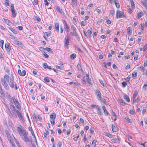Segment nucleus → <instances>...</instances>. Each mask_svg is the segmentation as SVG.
<instances>
[{
	"label": "nucleus",
	"mask_w": 147,
	"mask_h": 147,
	"mask_svg": "<svg viewBox=\"0 0 147 147\" xmlns=\"http://www.w3.org/2000/svg\"><path fill=\"white\" fill-rule=\"evenodd\" d=\"M1 80L2 82V84L4 83L5 82H6V81L5 78L4 79L3 78H1Z\"/></svg>",
	"instance_id": "obj_52"
},
{
	"label": "nucleus",
	"mask_w": 147,
	"mask_h": 147,
	"mask_svg": "<svg viewBox=\"0 0 147 147\" xmlns=\"http://www.w3.org/2000/svg\"><path fill=\"white\" fill-rule=\"evenodd\" d=\"M2 84L3 85L5 89L7 90H8L9 89V87L6 82L3 84Z\"/></svg>",
	"instance_id": "obj_29"
},
{
	"label": "nucleus",
	"mask_w": 147,
	"mask_h": 147,
	"mask_svg": "<svg viewBox=\"0 0 147 147\" xmlns=\"http://www.w3.org/2000/svg\"><path fill=\"white\" fill-rule=\"evenodd\" d=\"M141 3L145 8L147 10V0H144L143 1H141Z\"/></svg>",
	"instance_id": "obj_16"
},
{
	"label": "nucleus",
	"mask_w": 147,
	"mask_h": 147,
	"mask_svg": "<svg viewBox=\"0 0 147 147\" xmlns=\"http://www.w3.org/2000/svg\"><path fill=\"white\" fill-rule=\"evenodd\" d=\"M33 4L36 5L38 4V0H34Z\"/></svg>",
	"instance_id": "obj_60"
},
{
	"label": "nucleus",
	"mask_w": 147,
	"mask_h": 147,
	"mask_svg": "<svg viewBox=\"0 0 147 147\" xmlns=\"http://www.w3.org/2000/svg\"><path fill=\"white\" fill-rule=\"evenodd\" d=\"M92 28H90L88 30V34L90 35V37H91V34L92 33Z\"/></svg>",
	"instance_id": "obj_34"
},
{
	"label": "nucleus",
	"mask_w": 147,
	"mask_h": 147,
	"mask_svg": "<svg viewBox=\"0 0 147 147\" xmlns=\"http://www.w3.org/2000/svg\"><path fill=\"white\" fill-rule=\"evenodd\" d=\"M125 16L124 14V13L121 12L120 10H117L116 12L117 18H125Z\"/></svg>",
	"instance_id": "obj_3"
},
{
	"label": "nucleus",
	"mask_w": 147,
	"mask_h": 147,
	"mask_svg": "<svg viewBox=\"0 0 147 147\" xmlns=\"http://www.w3.org/2000/svg\"><path fill=\"white\" fill-rule=\"evenodd\" d=\"M137 72L136 71H135L133 72L132 74V77H136L137 76Z\"/></svg>",
	"instance_id": "obj_44"
},
{
	"label": "nucleus",
	"mask_w": 147,
	"mask_h": 147,
	"mask_svg": "<svg viewBox=\"0 0 147 147\" xmlns=\"http://www.w3.org/2000/svg\"><path fill=\"white\" fill-rule=\"evenodd\" d=\"M22 126L20 125H19V126L17 127L18 131L20 134V137L28 133V132L26 131V130L25 129H22Z\"/></svg>",
	"instance_id": "obj_2"
},
{
	"label": "nucleus",
	"mask_w": 147,
	"mask_h": 147,
	"mask_svg": "<svg viewBox=\"0 0 147 147\" xmlns=\"http://www.w3.org/2000/svg\"><path fill=\"white\" fill-rule=\"evenodd\" d=\"M0 96L1 98L3 100H4L5 99V96L4 93H3V91H1L0 92Z\"/></svg>",
	"instance_id": "obj_20"
},
{
	"label": "nucleus",
	"mask_w": 147,
	"mask_h": 147,
	"mask_svg": "<svg viewBox=\"0 0 147 147\" xmlns=\"http://www.w3.org/2000/svg\"><path fill=\"white\" fill-rule=\"evenodd\" d=\"M140 26L141 27V29L142 31H144V24L141 23L140 24Z\"/></svg>",
	"instance_id": "obj_47"
},
{
	"label": "nucleus",
	"mask_w": 147,
	"mask_h": 147,
	"mask_svg": "<svg viewBox=\"0 0 147 147\" xmlns=\"http://www.w3.org/2000/svg\"><path fill=\"white\" fill-rule=\"evenodd\" d=\"M45 49L47 51L49 52V53H53V51H52V50L50 48L46 47L45 48Z\"/></svg>",
	"instance_id": "obj_36"
},
{
	"label": "nucleus",
	"mask_w": 147,
	"mask_h": 147,
	"mask_svg": "<svg viewBox=\"0 0 147 147\" xmlns=\"http://www.w3.org/2000/svg\"><path fill=\"white\" fill-rule=\"evenodd\" d=\"M138 94V93L137 92L135 91L134 92V94H133V102L134 103L135 102H136V98L137 95Z\"/></svg>",
	"instance_id": "obj_8"
},
{
	"label": "nucleus",
	"mask_w": 147,
	"mask_h": 147,
	"mask_svg": "<svg viewBox=\"0 0 147 147\" xmlns=\"http://www.w3.org/2000/svg\"><path fill=\"white\" fill-rule=\"evenodd\" d=\"M4 20L5 22L8 25H9L10 23H11L10 21L9 20L4 18Z\"/></svg>",
	"instance_id": "obj_40"
},
{
	"label": "nucleus",
	"mask_w": 147,
	"mask_h": 147,
	"mask_svg": "<svg viewBox=\"0 0 147 147\" xmlns=\"http://www.w3.org/2000/svg\"><path fill=\"white\" fill-rule=\"evenodd\" d=\"M13 100L14 103H16V104L19 105V102L17 101V100L15 98H13Z\"/></svg>",
	"instance_id": "obj_56"
},
{
	"label": "nucleus",
	"mask_w": 147,
	"mask_h": 147,
	"mask_svg": "<svg viewBox=\"0 0 147 147\" xmlns=\"http://www.w3.org/2000/svg\"><path fill=\"white\" fill-rule=\"evenodd\" d=\"M139 69L141 71H142V74L143 75H144L145 74V73L144 72L145 68L142 66H141L139 67Z\"/></svg>",
	"instance_id": "obj_30"
},
{
	"label": "nucleus",
	"mask_w": 147,
	"mask_h": 147,
	"mask_svg": "<svg viewBox=\"0 0 147 147\" xmlns=\"http://www.w3.org/2000/svg\"><path fill=\"white\" fill-rule=\"evenodd\" d=\"M131 3V7L132 9H134L135 8V4L134 3L133 1V0H130Z\"/></svg>",
	"instance_id": "obj_35"
},
{
	"label": "nucleus",
	"mask_w": 147,
	"mask_h": 147,
	"mask_svg": "<svg viewBox=\"0 0 147 147\" xmlns=\"http://www.w3.org/2000/svg\"><path fill=\"white\" fill-rule=\"evenodd\" d=\"M48 65L46 63H43V67L45 68L46 69Z\"/></svg>",
	"instance_id": "obj_57"
},
{
	"label": "nucleus",
	"mask_w": 147,
	"mask_h": 147,
	"mask_svg": "<svg viewBox=\"0 0 147 147\" xmlns=\"http://www.w3.org/2000/svg\"><path fill=\"white\" fill-rule=\"evenodd\" d=\"M74 85L76 86H80V84L78 82H74Z\"/></svg>",
	"instance_id": "obj_59"
},
{
	"label": "nucleus",
	"mask_w": 147,
	"mask_h": 147,
	"mask_svg": "<svg viewBox=\"0 0 147 147\" xmlns=\"http://www.w3.org/2000/svg\"><path fill=\"white\" fill-rule=\"evenodd\" d=\"M77 0H72V3L76 6V5H77Z\"/></svg>",
	"instance_id": "obj_50"
},
{
	"label": "nucleus",
	"mask_w": 147,
	"mask_h": 147,
	"mask_svg": "<svg viewBox=\"0 0 147 147\" xmlns=\"http://www.w3.org/2000/svg\"><path fill=\"white\" fill-rule=\"evenodd\" d=\"M18 73L20 76H23L26 75V71L25 70H23L22 72L20 69H19L18 70Z\"/></svg>",
	"instance_id": "obj_7"
},
{
	"label": "nucleus",
	"mask_w": 147,
	"mask_h": 147,
	"mask_svg": "<svg viewBox=\"0 0 147 147\" xmlns=\"http://www.w3.org/2000/svg\"><path fill=\"white\" fill-rule=\"evenodd\" d=\"M56 67L57 68L61 69V70H63V67H61L59 66L58 65H56Z\"/></svg>",
	"instance_id": "obj_51"
},
{
	"label": "nucleus",
	"mask_w": 147,
	"mask_h": 147,
	"mask_svg": "<svg viewBox=\"0 0 147 147\" xmlns=\"http://www.w3.org/2000/svg\"><path fill=\"white\" fill-rule=\"evenodd\" d=\"M102 102L104 103L105 105H107V102H106V100L105 98H102V99H101V100Z\"/></svg>",
	"instance_id": "obj_53"
},
{
	"label": "nucleus",
	"mask_w": 147,
	"mask_h": 147,
	"mask_svg": "<svg viewBox=\"0 0 147 147\" xmlns=\"http://www.w3.org/2000/svg\"><path fill=\"white\" fill-rule=\"evenodd\" d=\"M125 121L129 123H132V121H131V120L128 118L126 117L125 118Z\"/></svg>",
	"instance_id": "obj_42"
},
{
	"label": "nucleus",
	"mask_w": 147,
	"mask_h": 147,
	"mask_svg": "<svg viewBox=\"0 0 147 147\" xmlns=\"http://www.w3.org/2000/svg\"><path fill=\"white\" fill-rule=\"evenodd\" d=\"M127 34H128V35L129 36H131V34L132 31L131 30V28L130 27L127 28Z\"/></svg>",
	"instance_id": "obj_23"
},
{
	"label": "nucleus",
	"mask_w": 147,
	"mask_h": 147,
	"mask_svg": "<svg viewBox=\"0 0 147 147\" xmlns=\"http://www.w3.org/2000/svg\"><path fill=\"white\" fill-rule=\"evenodd\" d=\"M111 141L114 143H119V140L118 139H112L111 140Z\"/></svg>",
	"instance_id": "obj_22"
},
{
	"label": "nucleus",
	"mask_w": 147,
	"mask_h": 147,
	"mask_svg": "<svg viewBox=\"0 0 147 147\" xmlns=\"http://www.w3.org/2000/svg\"><path fill=\"white\" fill-rule=\"evenodd\" d=\"M55 31L57 32H59V23H56L55 24Z\"/></svg>",
	"instance_id": "obj_13"
},
{
	"label": "nucleus",
	"mask_w": 147,
	"mask_h": 147,
	"mask_svg": "<svg viewBox=\"0 0 147 147\" xmlns=\"http://www.w3.org/2000/svg\"><path fill=\"white\" fill-rule=\"evenodd\" d=\"M86 75V80H87L88 83L90 85H92V83L91 82V79H90L89 78V76L88 74H87Z\"/></svg>",
	"instance_id": "obj_15"
},
{
	"label": "nucleus",
	"mask_w": 147,
	"mask_h": 147,
	"mask_svg": "<svg viewBox=\"0 0 147 147\" xmlns=\"http://www.w3.org/2000/svg\"><path fill=\"white\" fill-rule=\"evenodd\" d=\"M143 51H145L146 50H147V44H145V46L143 47Z\"/></svg>",
	"instance_id": "obj_61"
},
{
	"label": "nucleus",
	"mask_w": 147,
	"mask_h": 147,
	"mask_svg": "<svg viewBox=\"0 0 147 147\" xmlns=\"http://www.w3.org/2000/svg\"><path fill=\"white\" fill-rule=\"evenodd\" d=\"M44 57L46 58H48L49 57V56L48 54L44 52L43 54Z\"/></svg>",
	"instance_id": "obj_55"
},
{
	"label": "nucleus",
	"mask_w": 147,
	"mask_h": 147,
	"mask_svg": "<svg viewBox=\"0 0 147 147\" xmlns=\"http://www.w3.org/2000/svg\"><path fill=\"white\" fill-rule=\"evenodd\" d=\"M16 113L18 115L19 118L22 121L24 122V119L22 116L21 113L18 110H17L16 111Z\"/></svg>",
	"instance_id": "obj_6"
},
{
	"label": "nucleus",
	"mask_w": 147,
	"mask_h": 147,
	"mask_svg": "<svg viewBox=\"0 0 147 147\" xmlns=\"http://www.w3.org/2000/svg\"><path fill=\"white\" fill-rule=\"evenodd\" d=\"M104 112L105 115L106 116H108L109 115V113L107 111L105 107L103 106L102 107Z\"/></svg>",
	"instance_id": "obj_18"
},
{
	"label": "nucleus",
	"mask_w": 147,
	"mask_h": 147,
	"mask_svg": "<svg viewBox=\"0 0 147 147\" xmlns=\"http://www.w3.org/2000/svg\"><path fill=\"white\" fill-rule=\"evenodd\" d=\"M116 1H117L116 0L114 1V2L115 5L117 7L119 8L120 7L119 3H117Z\"/></svg>",
	"instance_id": "obj_38"
},
{
	"label": "nucleus",
	"mask_w": 147,
	"mask_h": 147,
	"mask_svg": "<svg viewBox=\"0 0 147 147\" xmlns=\"http://www.w3.org/2000/svg\"><path fill=\"white\" fill-rule=\"evenodd\" d=\"M127 83L125 82H123L122 83V87L124 88L126 87L127 85Z\"/></svg>",
	"instance_id": "obj_46"
},
{
	"label": "nucleus",
	"mask_w": 147,
	"mask_h": 147,
	"mask_svg": "<svg viewBox=\"0 0 147 147\" xmlns=\"http://www.w3.org/2000/svg\"><path fill=\"white\" fill-rule=\"evenodd\" d=\"M67 38H65V39L64 42L65 45L67 47L69 43V38L67 37Z\"/></svg>",
	"instance_id": "obj_11"
},
{
	"label": "nucleus",
	"mask_w": 147,
	"mask_h": 147,
	"mask_svg": "<svg viewBox=\"0 0 147 147\" xmlns=\"http://www.w3.org/2000/svg\"><path fill=\"white\" fill-rule=\"evenodd\" d=\"M77 67H78V69L80 71L82 72H84V71L82 68L81 65L80 64H78Z\"/></svg>",
	"instance_id": "obj_31"
},
{
	"label": "nucleus",
	"mask_w": 147,
	"mask_h": 147,
	"mask_svg": "<svg viewBox=\"0 0 147 147\" xmlns=\"http://www.w3.org/2000/svg\"><path fill=\"white\" fill-rule=\"evenodd\" d=\"M143 13L142 12H140L139 13H138L137 15V18L138 19H140L141 17L142 16H143Z\"/></svg>",
	"instance_id": "obj_24"
},
{
	"label": "nucleus",
	"mask_w": 147,
	"mask_h": 147,
	"mask_svg": "<svg viewBox=\"0 0 147 147\" xmlns=\"http://www.w3.org/2000/svg\"><path fill=\"white\" fill-rule=\"evenodd\" d=\"M130 79V77L129 76L127 77L125 79V80L127 82L129 81Z\"/></svg>",
	"instance_id": "obj_62"
},
{
	"label": "nucleus",
	"mask_w": 147,
	"mask_h": 147,
	"mask_svg": "<svg viewBox=\"0 0 147 147\" xmlns=\"http://www.w3.org/2000/svg\"><path fill=\"white\" fill-rule=\"evenodd\" d=\"M27 136L28 135H26L22 138L23 140L25 142H30V140L29 138Z\"/></svg>",
	"instance_id": "obj_10"
},
{
	"label": "nucleus",
	"mask_w": 147,
	"mask_h": 147,
	"mask_svg": "<svg viewBox=\"0 0 147 147\" xmlns=\"http://www.w3.org/2000/svg\"><path fill=\"white\" fill-rule=\"evenodd\" d=\"M119 102L120 104L122 106H124L126 104L124 101L122 99H119Z\"/></svg>",
	"instance_id": "obj_26"
},
{
	"label": "nucleus",
	"mask_w": 147,
	"mask_h": 147,
	"mask_svg": "<svg viewBox=\"0 0 147 147\" xmlns=\"http://www.w3.org/2000/svg\"><path fill=\"white\" fill-rule=\"evenodd\" d=\"M5 47L7 51L9 53L10 52L9 47H10L9 45V44L5 43Z\"/></svg>",
	"instance_id": "obj_19"
},
{
	"label": "nucleus",
	"mask_w": 147,
	"mask_h": 147,
	"mask_svg": "<svg viewBox=\"0 0 147 147\" xmlns=\"http://www.w3.org/2000/svg\"><path fill=\"white\" fill-rule=\"evenodd\" d=\"M82 83L84 85H85L86 84V82L85 81V79L84 78H83V79H82Z\"/></svg>",
	"instance_id": "obj_54"
},
{
	"label": "nucleus",
	"mask_w": 147,
	"mask_h": 147,
	"mask_svg": "<svg viewBox=\"0 0 147 147\" xmlns=\"http://www.w3.org/2000/svg\"><path fill=\"white\" fill-rule=\"evenodd\" d=\"M129 112L132 115H134L135 113V112L133 109H131Z\"/></svg>",
	"instance_id": "obj_45"
},
{
	"label": "nucleus",
	"mask_w": 147,
	"mask_h": 147,
	"mask_svg": "<svg viewBox=\"0 0 147 147\" xmlns=\"http://www.w3.org/2000/svg\"><path fill=\"white\" fill-rule=\"evenodd\" d=\"M81 25L82 26H84L86 25L85 22L83 21H82L81 22Z\"/></svg>",
	"instance_id": "obj_58"
},
{
	"label": "nucleus",
	"mask_w": 147,
	"mask_h": 147,
	"mask_svg": "<svg viewBox=\"0 0 147 147\" xmlns=\"http://www.w3.org/2000/svg\"><path fill=\"white\" fill-rule=\"evenodd\" d=\"M4 41L3 40H1L0 41V45L2 49H3V45L4 44Z\"/></svg>",
	"instance_id": "obj_37"
},
{
	"label": "nucleus",
	"mask_w": 147,
	"mask_h": 147,
	"mask_svg": "<svg viewBox=\"0 0 147 147\" xmlns=\"http://www.w3.org/2000/svg\"><path fill=\"white\" fill-rule=\"evenodd\" d=\"M8 28L10 29L13 33H16V32L15 30V29L13 28H12L11 27H8Z\"/></svg>",
	"instance_id": "obj_32"
},
{
	"label": "nucleus",
	"mask_w": 147,
	"mask_h": 147,
	"mask_svg": "<svg viewBox=\"0 0 147 147\" xmlns=\"http://www.w3.org/2000/svg\"><path fill=\"white\" fill-rule=\"evenodd\" d=\"M49 132L47 131H46V133L44 134V136L45 138H47V135H49Z\"/></svg>",
	"instance_id": "obj_41"
},
{
	"label": "nucleus",
	"mask_w": 147,
	"mask_h": 147,
	"mask_svg": "<svg viewBox=\"0 0 147 147\" xmlns=\"http://www.w3.org/2000/svg\"><path fill=\"white\" fill-rule=\"evenodd\" d=\"M105 135L106 136H107L109 138H112L113 136L110 133H105Z\"/></svg>",
	"instance_id": "obj_43"
},
{
	"label": "nucleus",
	"mask_w": 147,
	"mask_h": 147,
	"mask_svg": "<svg viewBox=\"0 0 147 147\" xmlns=\"http://www.w3.org/2000/svg\"><path fill=\"white\" fill-rule=\"evenodd\" d=\"M44 80L46 82H50L49 80L48 77H45L44 78Z\"/></svg>",
	"instance_id": "obj_48"
},
{
	"label": "nucleus",
	"mask_w": 147,
	"mask_h": 147,
	"mask_svg": "<svg viewBox=\"0 0 147 147\" xmlns=\"http://www.w3.org/2000/svg\"><path fill=\"white\" fill-rule=\"evenodd\" d=\"M55 7L56 8L57 11L59 12L61 14L64 13L62 9L60 7H59L56 6Z\"/></svg>",
	"instance_id": "obj_14"
},
{
	"label": "nucleus",
	"mask_w": 147,
	"mask_h": 147,
	"mask_svg": "<svg viewBox=\"0 0 147 147\" xmlns=\"http://www.w3.org/2000/svg\"><path fill=\"white\" fill-rule=\"evenodd\" d=\"M4 78L6 80V81L8 82L9 85L11 88H13L15 87L16 90L17 89L18 87L17 86V84L14 82V77L13 75H11V77L9 78L8 75H5L4 76Z\"/></svg>",
	"instance_id": "obj_1"
},
{
	"label": "nucleus",
	"mask_w": 147,
	"mask_h": 147,
	"mask_svg": "<svg viewBox=\"0 0 147 147\" xmlns=\"http://www.w3.org/2000/svg\"><path fill=\"white\" fill-rule=\"evenodd\" d=\"M94 132V128L93 127H91L90 128V132L91 133L93 134Z\"/></svg>",
	"instance_id": "obj_63"
},
{
	"label": "nucleus",
	"mask_w": 147,
	"mask_h": 147,
	"mask_svg": "<svg viewBox=\"0 0 147 147\" xmlns=\"http://www.w3.org/2000/svg\"><path fill=\"white\" fill-rule=\"evenodd\" d=\"M62 22L63 24L64 28L65 27H68L69 26L68 25V24L65 20H62Z\"/></svg>",
	"instance_id": "obj_27"
},
{
	"label": "nucleus",
	"mask_w": 147,
	"mask_h": 147,
	"mask_svg": "<svg viewBox=\"0 0 147 147\" xmlns=\"http://www.w3.org/2000/svg\"><path fill=\"white\" fill-rule=\"evenodd\" d=\"M14 43L16 45H17L18 46L20 47H22L23 45L22 44L20 41L16 40H14Z\"/></svg>",
	"instance_id": "obj_9"
},
{
	"label": "nucleus",
	"mask_w": 147,
	"mask_h": 147,
	"mask_svg": "<svg viewBox=\"0 0 147 147\" xmlns=\"http://www.w3.org/2000/svg\"><path fill=\"white\" fill-rule=\"evenodd\" d=\"M123 98L127 102H130V100L129 99V97L128 96L126 95H124L123 96Z\"/></svg>",
	"instance_id": "obj_25"
},
{
	"label": "nucleus",
	"mask_w": 147,
	"mask_h": 147,
	"mask_svg": "<svg viewBox=\"0 0 147 147\" xmlns=\"http://www.w3.org/2000/svg\"><path fill=\"white\" fill-rule=\"evenodd\" d=\"M11 11L12 13V15L13 17L15 18L17 15L16 13V12L14 8V5L13 4H12L11 5Z\"/></svg>",
	"instance_id": "obj_5"
},
{
	"label": "nucleus",
	"mask_w": 147,
	"mask_h": 147,
	"mask_svg": "<svg viewBox=\"0 0 147 147\" xmlns=\"http://www.w3.org/2000/svg\"><path fill=\"white\" fill-rule=\"evenodd\" d=\"M80 120L81 123L82 124V125L84 124V120L80 118Z\"/></svg>",
	"instance_id": "obj_64"
},
{
	"label": "nucleus",
	"mask_w": 147,
	"mask_h": 147,
	"mask_svg": "<svg viewBox=\"0 0 147 147\" xmlns=\"http://www.w3.org/2000/svg\"><path fill=\"white\" fill-rule=\"evenodd\" d=\"M112 128L113 132H116L117 131V127L115 124H112Z\"/></svg>",
	"instance_id": "obj_17"
},
{
	"label": "nucleus",
	"mask_w": 147,
	"mask_h": 147,
	"mask_svg": "<svg viewBox=\"0 0 147 147\" xmlns=\"http://www.w3.org/2000/svg\"><path fill=\"white\" fill-rule=\"evenodd\" d=\"M74 31H73V32H70V34L72 36H76L77 38H79V37L78 33L76 32V33L75 32H74Z\"/></svg>",
	"instance_id": "obj_12"
},
{
	"label": "nucleus",
	"mask_w": 147,
	"mask_h": 147,
	"mask_svg": "<svg viewBox=\"0 0 147 147\" xmlns=\"http://www.w3.org/2000/svg\"><path fill=\"white\" fill-rule=\"evenodd\" d=\"M50 118L53 120H55L56 117V114L55 113H52L50 116Z\"/></svg>",
	"instance_id": "obj_21"
},
{
	"label": "nucleus",
	"mask_w": 147,
	"mask_h": 147,
	"mask_svg": "<svg viewBox=\"0 0 147 147\" xmlns=\"http://www.w3.org/2000/svg\"><path fill=\"white\" fill-rule=\"evenodd\" d=\"M95 93L98 100L99 101L101 100V94L100 90L98 89L95 90Z\"/></svg>",
	"instance_id": "obj_4"
},
{
	"label": "nucleus",
	"mask_w": 147,
	"mask_h": 147,
	"mask_svg": "<svg viewBox=\"0 0 147 147\" xmlns=\"http://www.w3.org/2000/svg\"><path fill=\"white\" fill-rule=\"evenodd\" d=\"M28 129L29 131H30L31 133H33L34 132L33 130L32 129V127L31 126H29L28 127Z\"/></svg>",
	"instance_id": "obj_49"
},
{
	"label": "nucleus",
	"mask_w": 147,
	"mask_h": 147,
	"mask_svg": "<svg viewBox=\"0 0 147 147\" xmlns=\"http://www.w3.org/2000/svg\"><path fill=\"white\" fill-rule=\"evenodd\" d=\"M71 27L72 30L73 31H74V32H75L76 33V28L73 25H71Z\"/></svg>",
	"instance_id": "obj_33"
},
{
	"label": "nucleus",
	"mask_w": 147,
	"mask_h": 147,
	"mask_svg": "<svg viewBox=\"0 0 147 147\" xmlns=\"http://www.w3.org/2000/svg\"><path fill=\"white\" fill-rule=\"evenodd\" d=\"M70 57L72 59H74L76 58V55L74 53L72 54L71 55Z\"/></svg>",
	"instance_id": "obj_39"
},
{
	"label": "nucleus",
	"mask_w": 147,
	"mask_h": 147,
	"mask_svg": "<svg viewBox=\"0 0 147 147\" xmlns=\"http://www.w3.org/2000/svg\"><path fill=\"white\" fill-rule=\"evenodd\" d=\"M97 109L98 114L100 115H102V113L100 109L99 108L98 106H97Z\"/></svg>",
	"instance_id": "obj_28"
}]
</instances>
